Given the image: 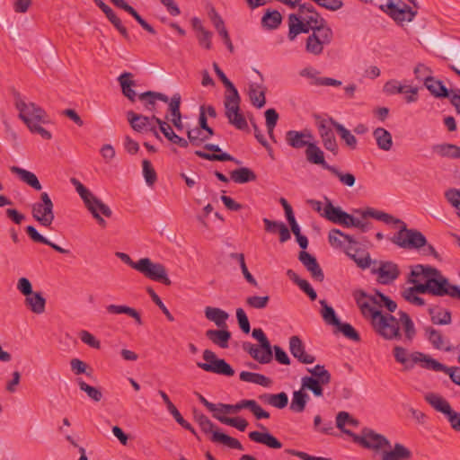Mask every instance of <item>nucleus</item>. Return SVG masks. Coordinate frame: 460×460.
I'll return each instance as SVG.
<instances>
[{
  "instance_id": "nucleus-35",
  "label": "nucleus",
  "mask_w": 460,
  "mask_h": 460,
  "mask_svg": "<svg viewBox=\"0 0 460 460\" xmlns=\"http://www.w3.org/2000/svg\"><path fill=\"white\" fill-rule=\"evenodd\" d=\"M367 301L370 303L372 306L385 307L390 313H393L397 308V304L390 297L376 290L375 295H367Z\"/></svg>"
},
{
  "instance_id": "nucleus-14",
  "label": "nucleus",
  "mask_w": 460,
  "mask_h": 460,
  "mask_svg": "<svg viewBox=\"0 0 460 460\" xmlns=\"http://www.w3.org/2000/svg\"><path fill=\"white\" fill-rule=\"evenodd\" d=\"M402 4V5L400 7L393 0H387L386 5H381L380 9L398 25H402L404 22H412L417 15V11L404 3Z\"/></svg>"
},
{
  "instance_id": "nucleus-60",
  "label": "nucleus",
  "mask_w": 460,
  "mask_h": 460,
  "mask_svg": "<svg viewBox=\"0 0 460 460\" xmlns=\"http://www.w3.org/2000/svg\"><path fill=\"white\" fill-rule=\"evenodd\" d=\"M143 175L148 186H153L157 181V174L149 160H143Z\"/></svg>"
},
{
  "instance_id": "nucleus-64",
  "label": "nucleus",
  "mask_w": 460,
  "mask_h": 460,
  "mask_svg": "<svg viewBox=\"0 0 460 460\" xmlns=\"http://www.w3.org/2000/svg\"><path fill=\"white\" fill-rule=\"evenodd\" d=\"M336 327L338 330L348 339L354 341H359L360 336L358 332L355 330V328L348 323H341L340 322V324H337Z\"/></svg>"
},
{
  "instance_id": "nucleus-13",
  "label": "nucleus",
  "mask_w": 460,
  "mask_h": 460,
  "mask_svg": "<svg viewBox=\"0 0 460 460\" xmlns=\"http://www.w3.org/2000/svg\"><path fill=\"white\" fill-rule=\"evenodd\" d=\"M345 434L365 448L379 449L383 447H390V442L385 437L367 428L362 429L361 435H357L351 430H345Z\"/></svg>"
},
{
  "instance_id": "nucleus-27",
  "label": "nucleus",
  "mask_w": 460,
  "mask_h": 460,
  "mask_svg": "<svg viewBox=\"0 0 460 460\" xmlns=\"http://www.w3.org/2000/svg\"><path fill=\"white\" fill-rule=\"evenodd\" d=\"M331 380L321 379L311 377L305 376L301 379V389L305 392V390L311 391L313 394L316 397H322L323 395V385H329Z\"/></svg>"
},
{
  "instance_id": "nucleus-49",
  "label": "nucleus",
  "mask_w": 460,
  "mask_h": 460,
  "mask_svg": "<svg viewBox=\"0 0 460 460\" xmlns=\"http://www.w3.org/2000/svg\"><path fill=\"white\" fill-rule=\"evenodd\" d=\"M325 199L326 204L321 216L334 224H338L344 211L340 207H335L329 199L325 198Z\"/></svg>"
},
{
  "instance_id": "nucleus-28",
  "label": "nucleus",
  "mask_w": 460,
  "mask_h": 460,
  "mask_svg": "<svg viewBox=\"0 0 460 460\" xmlns=\"http://www.w3.org/2000/svg\"><path fill=\"white\" fill-rule=\"evenodd\" d=\"M206 337L215 345L221 349H227L229 341L232 337L231 332L226 328L219 330H208L205 332Z\"/></svg>"
},
{
  "instance_id": "nucleus-39",
  "label": "nucleus",
  "mask_w": 460,
  "mask_h": 460,
  "mask_svg": "<svg viewBox=\"0 0 460 460\" xmlns=\"http://www.w3.org/2000/svg\"><path fill=\"white\" fill-rule=\"evenodd\" d=\"M310 400V396L306 392L300 390L294 391L289 409L293 412L301 413L305 410L306 404Z\"/></svg>"
},
{
  "instance_id": "nucleus-21",
  "label": "nucleus",
  "mask_w": 460,
  "mask_h": 460,
  "mask_svg": "<svg viewBox=\"0 0 460 460\" xmlns=\"http://www.w3.org/2000/svg\"><path fill=\"white\" fill-rule=\"evenodd\" d=\"M356 213L360 215L362 218L372 217L376 220L382 221L387 225H389V224L399 225L400 229H402L403 226H407L406 224L402 220H401L399 218H395L388 213L379 211V210L374 209L372 208H367V209H364V210L358 209V210H356Z\"/></svg>"
},
{
  "instance_id": "nucleus-38",
  "label": "nucleus",
  "mask_w": 460,
  "mask_h": 460,
  "mask_svg": "<svg viewBox=\"0 0 460 460\" xmlns=\"http://www.w3.org/2000/svg\"><path fill=\"white\" fill-rule=\"evenodd\" d=\"M25 305L34 314H40L45 311L46 299L40 292L26 296Z\"/></svg>"
},
{
  "instance_id": "nucleus-17",
  "label": "nucleus",
  "mask_w": 460,
  "mask_h": 460,
  "mask_svg": "<svg viewBox=\"0 0 460 460\" xmlns=\"http://www.w3.org/2000/svg\"><path fill=\"white\" fill-rule=\"evenodd\" d=\"M204 148L206 150L214 152V154L206 153V152H203L200 150H196L195 155L200 158H203V159H206L208 161H220V162L230 161V162H234L236 164H241V161L237 160L231 155H229L227 153H222L221 148L217 145L206 144L204 146Z\"/></svg>"
},
{
  "instance_id": "nucleus-23",
  "label": "nucleus",
  "mask_w": 460,
  "mask_h": 460,
  "mask_svg": "<svg viewBox=\"0 0 460 460\" xmlns=\"http://www.w3.org/2000/svg\"><path fill=\"white\" fill-rule=\"evenodd\" d=\"M434 267L430 265L416 264L411 267V271L407 278V282L413 286L423 284L429 275L433 272Z\"/></svg>"
},
{
  "instance_id": "nucleus-8",
  "label": "nucleus",
  "mask_w": 460,
  "mask_h": 460,
  "mask_svg": "<svg viewBox=\"0 0 460 460\" xmlns=\"http://www.w3.org/2000/svg\"><path fill=\"white\" fill-rule=\"evenodd\" d=\"M312 31L313 33L306 40L305 49L311 54L320 55L323 53V46L332 42L333 32L327 22L312 29Z\"/></svg>"
},
{
  "instance_id": "nucleus-24",
  "label": "nucleus",
  "mask_w": 460,
  "mask_h": 460,
  "mask_svg": "<svg viewBox=\"0 0 460 460\" xmlns=\"http://www.w3.org/2000/svg\"><path fill=\"white\" fill-rule=\"evenodd\" d=\"M305 154L308 163L320 165L327 171L332 169V165L326 163L323 151L315 143L308 145Z\"/></svg>"
},
{
  "instance_id": "nucleus-43",
  "label": "nucleus",
  "mask_w": 460,
  "mask_h": 460,
  "mask_svg": "<svg viewBox=\"0 0 460 460\" xmlns=\"http://www.w3.org/2000/svg\"><path fill=\"white\" fill-rule=\"evenodd\" d=\"M411 456V451L399 443L394 445L393 450L385 451L382 455L383 460H408Z\"/></svg>"
},
{
  "instance_id": "nucleus-19",
  "label": "nucleus",
  "mask_w": 460,
  "mask_h": 460,
  "mask_svg": "<svg viewBox=\"0 0 460 460\" xmlns=\"http://www.w3.org/2000/svg\"><path fill=\"white\" fill-rule=\"evenodd\" d=\"M289 350L300 363L312 364L315 361V357L306 353L302 340L296 335L289 338Z\"/></svg>"
},
{
  "instance_id": "nucleus-25",
  "label": "nucleus",
  "mask_w": 460,
  "mask_h": 460,
  "mask_svg": "<svg viewBox=\"0 0 460 460\" xmlns=\"http://www.w3.org/2000/svg\"><path fill=\"white\" fill-rule=\"evenodd\" d=\"M152 119H154L159 125L160 131L169 141L183 148L189 146L188 140L175 134L172 127L168 123H166L165 121L162 120L161 119L157 118L155 115L152 116Z\"/></svg>"
},
{
  "instance_id": "nucleus-53",
  "label": "nucleus",
  "mask_w": 460,
  "mask_h": 460,
  "mask_svg": "<svg viewBox=\"0 0 460 460\" xmlns=\"http://www.w3.org/2000/svg\"><path fill=\"white\" fill-rule=\"evenodd\" d=\"M346 254L350 257L358 265V268L366 270L371 267V265H376L377 261H372L369 252H364L363 256H358L357 253L351 252V248L349 247L346 250Z\"/></svg>"
},
{
  "instance_id": "nucleus-1",
  "label": "nucleus",
  "mask_w": 460,
  "mask_h": 460,
  "mask_svg": "<svg viewBox=\"0 0 460 460\" xmlns=\"http://www.w3.org/2000/svg\"><path fill=\"white\" fill-rule=\"evenodd\" d=\"M353 296L363 317L370 321L376 333L385 340L401 339L399 320L394 315L383 314L378 308L372 306L367 301V294L365 291L357 290Z\"/></svg>"
},
{
  "instance_id": "nucleus-62",
  "label": "nucleus",
  "mask_w": 460,
  "mask_h": 460,
  "mask_svg": "<svg viewBox=\"0 0 460 460\" xmlns=\"http://www.w3.org/2000/svg\"><path fill=\"white\" fill-rule=\"evenodd\" d=\"M394 357L398 363L404 366V369L408 370L412 368V364H410V355H408V352L404 348L395 346L394 348Z\"/></svg>"
},
{
  "instance_id": "nucleus-10",
  "label": "nucleus",
  "mask_w": 460,
  "mask_h": 460,
  "mask_svg": "<svg viewBox=\"0 0 460 460\" xmlns=\"http://www.w3.org/2000/svg\"><path fill=\"white\" fill-rule=\"evenodd\" d=\"M202 357L206 362L197 363V367L202 370L225 376H233L234 375V370L230 364L225 359L217 358L212 350L205 349Z\"/></svg>"
},
{
  "instance_id": "nucleus-16",
  "label": "nucleus",
  "mask_w": 460,
  "mask_h": 460,
  "mask_svg": "<svg viewBox=\"0 0 460 460\" xmlns=\"http://www.w3.org/2000/svg\"><path fill=\"white\" fill-rule=\"evenodd\" d=\"M421 285L422 287L420 288L425 291L426 294L444 296L446 293H448L446 288L448 286V279L444 277L441 271L437 268L433 269V272L429 275V279Z\"/></svg>"
},
{
  "instance_id": "nucleus-11",
  "label": "nucleus",
  "mask_w": 460,
  "mask_h": 460,
  "mask_svg": "<svg viewBox=\"0 0 460 460\" xmlns=\"http://www.w3.org/2000/svg\"><path fill=\"white\" fill-rule=\"evenodd\" d=\"M54 204L47 192L40 194V201L36 202L31 207L33 218L41 226L49 227L54 221L53 212Z\"/></svg>"
},
{
  "instance_id": "nucleus-57",
  "label": "nucleus",
  "mask_w": 460,
  "mask_h": 460,
  "mask_svg": "<svg viewBox=\"0 0 460 460\" xmlns=\"http://www.w3.org/2000/svg\"><path fill=\"white\" fill-rule=\"evenodd\" d=\"M320 304L322 305L321 314H322V316H323V319L324 320V322L327 324L332 325L335 327L337 324H340L341 321L336 316L334 309L332 306H330L325 300H321Z\"/></svg>"
},
{
  "instance_id": "nucleus-48",
  "label": "nucleus",
  "mask_w": 460,
  "mask_h": 460,
  "mask_svg": "<svg viewBox=\"0 0 460 460\" xmlns=\"http://www.w3.org/2000/svg\"><path fill=\"white\" fill-rule=\"evenodd\" d=\"M261 399L278 409H283L288 403V397L285 392H281L276 394H265L261 396Z\"/></svg>"
},
{
  "instance_id": "nucleus-33",
  "label": "nucleus",
  "mask_w": 460,
  "mask_h": 460,
  "mask_svg": "<svg viewBox=\"0 0 460 460\" xmlns=\"http://www.w3.org/2000/svg\"><path fill=\"white\" fill-rule=\"evenodd\" d=\"M428 313L433 324L447 325L451 323L452 317L449 310L444 309L438 305L429 306Z\"/></svg>"
},
{
  "instance_id": "nucleus-12",
  "label": "nucleus",
  "mask_w": 460,
  "mask_h": 460,
  "mask_svg": "<svg viewBox=\"0 0 460 460\" xmlns=\"http://www.w3.org/2000/svg\"><path fill=\"white\" fill-rule=\"evenodd\" d=\"M137 270L151 280L161 282L165 286L172 284L165 267L161 263L153 262L149 258L140 259L137 265Z\"/></svg>"
},
{
  "instance_id": "nucleus-46",
  "label": "nucleus",
  "mask_w": 460,
  "mask_h": 460,
  "mask_svg": "<svg viewBox=\"0 0 460 460\" xmlns=\"http://www.w3.org/2000/svg\"><path fill=\"white\" fill-rule=\"evenodd\" d=\"M106 310L109 314H128V316L134 318L137 324H139V325L142 324V319H141L139 313L132 307H129L128 305H110L106 307Z\"/></svg>"
},
{
  "instance_id": "nucleus-55",
  "label": "nucleus",
  "mask_w": 460,
  "mask_h": 460,
  "mask_svg": "<svg viewBox=\"0 0 460 460\" xmlns=\"http://www.w3.org/2000/svg\"><path fill=\"white\" fill-rule=\"evenodd\" d=\"M338 236L343 237L349 243H357L351 235L347 234L339 229L333 228L329 232L328 234V240L332 246L336 248H341L342 246L343 243L339 239Z\"/></svg>"
},
{
  "instance_id": "nucleus-36",
  "label": "nucleus",
  "mask_w": 460,
  "mask_h": 460,
  "mask_svg": "<svg viewBox=\"0 0 460 460\" xmlns=\"http://www.w3.org/2000/svg\"><path fill=\"white\" fill-rule=\"evenodd\" d=\"M205 316L208 320L215 323L218 328H226V320L229 314L223 309L217 307L207 306L205 308Z\"/></svg>"
},
{
  "instance_id": "nucleus-37",
  "label": "nucleus",
  "mask_w": 460,
  "mask_h": 460,
  "mask_svg": "<svg viewBox=\"0 0 460 460\" xmlns=\"http://www.w3.org/2000/svg\"><path fill=\"white\" fill-rule=\"evenodd\" d=\"M10 170L13 173L16 174L20 178L21 181H22L23 182H25L26 184H28L34 190H41V188H42L41 184L39 181L37 176L33 172L27 171L25 169L20 168L18 166H12Z\"/></svg>"
},
{
  "instance_id": "nucleus-58",
  "label": "nucleus",
  "mask_w": 460,
  "mask_h": 460,
  "mask_svg": "<svg viewBox=\"0 0 460 460\" xmlns=\"http://www.w3.org/2000/svg\"><path fill=\"white\" fill-rule=\"evenodd\" d=\"M187 137L189 144H191L194 146H199L212 136L207 132L206 134H203L200 128H195L187 131Z\"/></svg>"
},
{
  "instance_id": "nucleus-4",
  "label": "nucleus",
  "mask_w": 460,
  "mask_h": 460,
  "mask_svg": "<svg viewBox=\"0 0 460 460\" xmlns=\"http://www.w3.org/2000/svg\"><path fill=\"white\" fill-rule=\"evenodd\" d=\"M70 182L75 188L77 193L84 200L85 207L91 212L93 217L97 220L102 227L106 226V221L101 217L102 213L106 217H111L112 215L111 209L104 204L100 199L95 197L84 184L81 183L76 178H71Z\"/></svg>"
},
{
  "instance_id": "nucleus-47",
  "label": "nucleus",
  "mask_w": 460,
  "mask_h": 460,
  "mask_svg": "<svg viewBox=\"0 0 460 460\" xmlns=\"http://www.w3.org/2000/svg\"><path fill=\"white\" fill-rule=\"evenodd\" d=\"M425 335L435 349L449 350V348L446 347L444 337L439 331L428 326L425 328Z\"/></svg>"
},
{
  "instance_id": "nucleus-2",
  "label": "nucleus",
  "mask_w": 460,
  "mask_h": 460,
  "mask_svg": "<svg viewBox=\"0 0 460 460\" xmlns=\"http://www.w3.org/2000/svg\"><path fill=\"white\" fill-rule=\"evenodd\" d=\"M213 68L228 92L226 93L224 100V106L226 110L225 114L228 119V122L234 126L237 129H246L248 128V124L246 119L240 111L241 97L237 89L234 84L226 77L225 73L221 70L217 63L213 64Z\"/></svg>"
},
{
  "instance_id": "nucleus-34",
  "label": "nucleus",
  "mask_w": 460,
  "mask_h": 460,
  "mask_svg": "<svg viewBox=\"0 0 460 460\" xmlns=\"http://www.w3.org/2000/svg\"><path fill=\"white\" fill-rule=\"evenodd\" d=\"M133 75L129 72H124L118 77V82L121 87V92L130 102H135L137 93L132 89L137 85L136 81L132 80Z\"/></svg>"
},
{
  "instance_id": "nucleus-3",
  "label": "nucleus",
  "mask_w": 460,
  "mask_h": 460,
  "mask_svg": "<svg viewBox=\"0 0 460 460\" xmlns=\"http://www.w3.org/2000/svg\"><path fill=\"white\" fill-rule=\"evenodd\" d=\"M393 243L407 250H420L423 248L424 255H431L439 259V254L433 245L428 243L425 235L419 230L403 226L391 238Z\"/></svg>"
},
{
  "instance_id": "nucleus-18",
  "label": "nucleus",
  "mask_w": 460,
  "mask_h": 460,
  "mask_svg": "<svg viewBox=\"0 0 460 460\" xmlns=\"http://www.w3.org/2000/svg\"><path fill=\"white\" fill-rule=\"evenodd\" d=\"M298 260L310 272L311 277L319 282L324 279V274L320 267L316 258L305 251H301L298 255Z\"/></svg>"
},
{
  "instance_id": "nucleus-30",
  "label": "nucleus",
  "mask_w": 460,
  "mask_h": 460,
  "mask_svg": "<svg viewBox=\"0 0 460 460\" xmlns=\"http://www.w3.org/2000/svg\"><path fill=\"white\" fill-rule=\"evenodd\" d=\"M111 3L118 8H120L127 13H128L130 15L134 17V19L141 25V27L148 31L151 34H155L156 31L154 29L152 25H150L148 22H146L139 14L131 6L129 5L125 0H111Z\"/></svg>"
},
{
  "instance_id": "nucleus-15",
  "label": "nucleus",
  "mask_w": 460,
  "mask_h": 460,
  "mask_svg": "<svg viewBox=\"0 0 460 460\" xmlns=\"http://www.w3.org/2000/svg\"><path fill=\"white\" fill-rule=\"evenodd\" d=\"M378 267H371V273L377 276V282L383 285L393 283L399 276L400 270L396 263L391 261H377Z\"/></svg>"
},
{
  "instance_id": "nucleus-29",
  "label": "nucleus",
  "mask_w": 460,
  "mask_h": 460,
  "mask_svg": "<svg viewBox=\"0 0 460 460\" xmlns=\"http://www.w3.org/2000/svg\"><path fill=\"white\" fill-rule=\"evenodd\" d=\"M248 437L252 441L263 444L270 448L279 449L282 447L281 442L268 431H251Z\"/></svg>"
},
{
  "instance_id": "nucleus-54",
  "label": "nucleus",
  "mask_w": 460,
  "mask_h": 460,
  "mask_svg": "<svg viewBox=\"0 0 460 460\" xmlns=\"http://www.w3.org/2000/svg\"><path fill=\"white\" fill-rule=\"evenodd\" d=\"M240 379L243 382L257 384L262 386H269L271 383L270 379L261 374L243 371L240 373Z\"/></svg>"
},
{
  "instance_id": "nucleus-63",
  "label": "nucleus",
  "mask_w": 460,
  "mask_h": 460,
  "mask_svg": "<svg viewBox=\"0 0 460 460\" xmlns=\"http://www.w3.org/2000/svg\"><path fill=\"white\" fill-rule=\"evenodd\" d=\"M329 172L332 174H333L334 176H336L340 180V181L342 184H344L345 186L352 187V186H354V184L356 182V178L352 173H350V172L343 173L335 166H332Z\"/></svg>"
},
{
  "instance_id": "nucleus-50",
  "label": "nucleus",
  "mask_w": 460,
  "mask_h": 460,
  "mask_svg": "<svg viewBox=\"0 0 460 460\" xmlns=\"http://www.w3.org/2000/svg\"><path fill=\"white\" fill-rule=\"evenodd\" d=\"M331 124L337 130L341 137L345 141L346 145L349 146L351 149H355L357 146V138L354 135L350 133L349 129H347L343 125L335 121L333 119H330Z\"/></svg>"
},
{
  "instance_id": "nucleus-41",
  "label": "nucleus",
  "mask_w": 460,
  "mask_h": 460,
  "mask_svg": "<svg viewBox=\"0 0 460 460\" xmlns=\"http://www.w3.org/2000/svg\"><path fill=\"white\" fill-rule=\"evenodd\" d=\"M128 120L131 128L137 132L148 130L149 118L141 114H137L133 111L127 112Z\"/></svg>"
},
{
  "instance_id": "nucleus-9",
  "label": "nucleus",
  "mask_w": 460,
  "mask_h": 460,
  "mask_svg": "<svg viewBox=\"0 0 460 460\" xmlns=\"http://www.w3.org/2000/svg\"><path fill=\"white\" fill-rule=\"evenodd\" d=\"M424 398L436 411L443 413L447 417L452 429L460 432V412L454 411L450 403L437 394L429 393L425 394Z\"/></svg>"
},
{
  "instance_id": "nucleus-52",
  "label": "nucleus",
  "mask_w": 460,
  "mask_h": 460,
  "mask_svg": "<svg viewBox=\"0 0 460 460\" xmlns=\"http://www.w3.org/2000/svg\"><path fill=\"white\" fill-rule=\"evenodd\" d=\"M281 22L282 16L280 13L277 10L267 11L261 19V23L263 27L270 30L277 29L280 25Z\"/></svg>"
},
{
  "instance_id": "nucleus-45",
  "label": "nucleus",
  "mask_w": 460,
  "mask_h": 460,
  "mask_svg": "<svg viewBox=\"0 0 460 460\" xmlns=\"http://www.w3.org/2000/svg\"><path fill=\"white\" fill-rule=\"evenodd\" d=\"M422 285L419 284L411 288H406L402 292V297L411 304L422 306L425 305V300L417 296L416 294H426L425 291L421 290Z\"/></svg>"
},
{
  "instance_id": "nucleus-44",
  "label": "nucleus",
  "mask_w": 460,
  "mask_h": 460,
  "mask_svg": "<svg viewBox=\"0 0 460 460\" xmlns=\"http://www.w3.org/2000/svg\"><path fill=\"white\" fill-rule=\"evenodd\" d=\"M231 180L235 183L243 184L257 179L255 172L247 167L235 169L230 173Z\"/></svg>"
},
{
  "instance_id": "nucleus-42",
  "label": "nucleus",
  "mask_w": 460,
  "mask_h": 460,
  "mask_svg": "<svg viewBox=\"0 0 460 460\" xmlns=\"http://www.w3.org/2000/svg\"><path fill=\"white\" fill-rule=\"evenodd\" d=\"M373 136L379 149L389 151L393 146L391 133L384 128H377L374 130Z\"/></svg>"
},
{
  "instance_id": "nucleus-7",
  "label": "nucleus",
  "mask_w": 460,
  "mask_h": 460,
  "mask_svg": "<svg viewBox=\"0 0 460 460\" xmlns=\"http://www.w3.org/2000/svg\"><path fill=\"white\" fill-rule=\"evenodd\" d=\"M14 105L19 111V118L27 127L36 122H46V111L34 102H26L18 93L14 94Z\"/></svg>"
},
{
  "instance_id": "nucleus-40",
  "label": "nucleus",
  "mask_w": 460,
  "mask_h": 460,
  "mask_svg": "<svg viewBox=\"0 0 460 460\" xmlns=\"http://www.w3.org/2000/svg\"><path fill=\"white\" fill-rule=\"evenodd\" d=\"M139 100L145 102V107L146 110L154 111L155 109V102L156 100L162 101L164 102H168L169 98L167 95L162 93L147 91L138 95Z\"/></svg>"
},
{
  "instance_id": "nucleus-59",
  "label": "nucleus",
  "mask_w": 460,
  "mask_h": 460,
  "mask_svg": "<svg viewBox=\"0 0 460 460\" xmlns=\"http://www.w3.org/2000/svg\"><path fill=\"white\" fill-rule=\"evenodd\" d=\"M76 382L79 385V388L86 393L87 396L93 402H98L102 400V393L98 387H94L86 384L82 378H77Z\"/></svg>"
},
{
  "instance_id": "nucleus-5",
  "label": "nucleus",
  "mask_w": 460,
  "mask_h": 460,
  "mask_svg": "<svg viewBox=\"0 0 460 460\" xmlns=\"http://www.w3.org/2000/svg\"><path fill=\"white\" fill-rule=\"evenodd\" d=\"M252 336L260 342V347L245 341L243 343V349L248 352L251 357L261 364H268L272 360V347L261 328L253 329Z\"/></svg>"
},
{
  "instance_id": "nucleus-6",
  "label": "nucleus",
  "mask_w": 460,
  "mask_h": 460,
  "mask_svg": "<svg viewBox=\"0 0 460 460\" xmlns=\"http://www.w3.org/2000/svg\"><path fill=\"white\" fill-rule=\"evenodd\" d=\"M194 420L200 427L201 430L206 433H212L211 441L214 443H221L230 448L243 450L240 441L218 430H213L215 424L202 412L194 411Z\"/></svg>"
},
{
  "instance_id": "nucleus-22",
  "label": "nucleus",
  "mask_w": 460,
  "mask_h": 460,
  "mask_svg": "<svg viewBox=\"0 0 460 460\" xmlns=\"http://www.w3.org/2000/svg\"><path fill=\"white\" fill-rule=\"evenodd\" d=\"M313 138L312 133L306 129L303 131L288 130L286 133L287 143L296 149L307 148V146L312 143L310 140Z\"/></svg>"
},
{
  "instance_id": "nucleus-31",
  "label": "nucleus",
  "mask_w": 460,
  "mask_h": 460,
  "mask_svg": "<svg viewBox=\"0 0 460 460\" xmlns=\"http://www.w3.org/2000/svg\"><path fill=\"white\" fill-rule=\"evenodd\" d=\"M289 20V31L288 37L289 40H294L296 37L300 33H308L312 31L311 27L307 23L301 20L296 14L291 13L288 17Z\"/></svg>"
},
{
  "instance_id": "nucleus-26",
  "label": "nucleus",
  "mask_w": 460,
  "mask_h": 460,
  "mask_svg": "<svg viewBox=\"0 0 460 460\" xmlns=\"http://www.w3.org/2000/svg\"><path fill=\"white\" fill-rule=\"evenodd\" d=\"M410 364H412V367L415 364H420L422 367L426 369H432L438 371L446 368V366L439 363L438 361L428 357L421 352H413L410 355Z\"/></svg>"
},
{
  "instance_id": "nucleus-61",
  "label": "nucleus",
  "mask_w": 460,
  "mask_h": 460,
  "mask_svg": "<svg viewBox=\"0 0 460 460\" xmlns=\"http://www.w3.org/2000/svg\"><path fill=\"white\" fill-rule=\"evenodd\" d=\"M399 315L400 321L402 322L404 328L405 336L409 341H411L416 333L413 322L411 321L409 314L403 311H400Z\"/></svg>"
},
{
  "instance_id": "nucleus-32",
  "label": "nucleus",
  "mask_w": 460,
  "mask_h": 460,
  "mask_svg": "<svg viewBox=\"0 0 460 460\" xmlns=\"http://www.w3.org/2000/svg\"><path fill=\"white\" fill-rule=\"evenodd\" d=\"M425 87L431 95L436 98H451L450 91L444 85L443 82L435 77L425 78Z\"/></svg>"
},
{
  "instance_id": "nucleus-20",
  "label": "nucleus",
  "mask_w": 460,
  "mask_h": 460,
  "mask_svg": "<svg viewBox=\"0 0 460 460\" xmlns=\"http://www.w3.org/2000/svg\"><path fill=\"white\" fill-rule=\"evenodd\" d=\"M318 132L322 138L323 147L336 155L339 151V146L332 128L327 125L326 120H322L318 123Z\"/></svg>"
},
{
  "instance_id": "nucleus-56",
  "label": "nucleus",
  "mask_w": 460,
  "mask_h": 460,
  "mask_svg": "<svg viewBox=\"0 0 460 460\" xmlns=\"http://www.w3.org/2000/svg\"><path fill=\"white\" fill-rule=\"evenodd\" d=\"M434 150L444 157L460 158V147L453 144H442L434 146Z\"/></svg>"
},
{
  "instance_id": "nucleus-51",
  "label": "nucleus",
  "mask_w": 460,
  "mask_h": 460,
  "mask_svg": "<svg viewBox=\"0 0 460 460\" xmlns=\"http://www.w3.org/2000/svg\"><path fill=\"white\" fill-rule=\"evenodd\" d=\"M229 256H230V258L232 260H235L239 263L241 270H242V273H243L244 279H246V281L249 284H251L252 286L257 287L258 286L257 280L250 273V271L248 270V268L246 266L245 259H244V254L242 253V252H240V253H238V252H232V253H230Z\"/></svg>"
}]
</instances>
